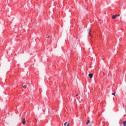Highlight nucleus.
Masks as SVG:
<instances>
[{
	"instance_id": "1",
	"label": "nucleus",
	"mask_w": 126,
	"mask_h": 126,
	"mask_svg": "<svg viewBox=\"0 0 126 126\" xmlns=\"http://www.w3.org/2000/svg\"><path fill=\"white\" fill-rule=\"evenodd\" d=\"M118 16H120V15H118V14L114 15L112 16V18L113 19H116V18L117 17H118Z\"/></svg>"
},
{
	"instance_id": "2",
	"label": "nucleus",
	"mask_w": 126,
	"mask_h": 126,
	"mask_svg": "<svg viewBox=\"0 0 126 126\" xmlns=\"http://www.w3.org/2000/svg\"><path fill=\"white\" fill-rule=\"evenodd\" d=\"M22 123L23 125H24L25 124V123H26L25 118H23L22 119Z\"/></svg>"
},
{
	"instance_id": "3",
	"label": "nucleus",
	"mask_w": 126,
	"mask_h": 126,
	"mask_svg": "<svg viewBox=\"0 0 126 126\" xmlns=\"http://www.w3.org/2000/svg\"><path fill=\"white\" fill-rule=\"evenodd\" d=\"M88 76L90 78H92V77H93V74L92 73L89 74Z\"/></svg>"
},
{
	"instance_id": "4",
	"label": "nucleus",
	"mask_w": 126,
	"mask_h": 126,
	"mask_svg": "<svg viewBox=\"0 0 126 126\" xmlns=\"http://www.w3.org/2000/svg\"><path fill=\"white\" fill-rule=\"evenodd\" d=\"M86 123V125H88L89 124H90V120H87Z\"/></svg>"
},
{
	"instance_id": "5",
	"label": "nucleus",
	"mask_w": 126,
	"mask_h": 126,
	"mask_svg": "<svg viewBox=\"0 0 126 126\" xmlns=\"http://www.w3.org/2000/svg\"><path fill=\"white\" fill-rule=\"evenodd\" d=\"M123 124L124 126H126V121H124Z\"/></svg>"
},
{
	"instance_id": "6",
	"label": "nucleus",
	"mask_w": 126,
	"mask_h": 126,
	"mask_svg": "<svg viewBox=\"0 0 126 126\" xmlns=\"http://www.w3.org/2000/svg\"><path fill=\"white\" fill-rule=\"evenodd\" d=\"M26 87H27V86L25 85L23 86V88H25V89L26 88Z\"/></svg>"
},
{
	"instance_id": "7",
	"label": "nucleus",
	"mask_w": 126,
	"mask_h": 126,
	"mask_svg": "<svg viewBox=\"0 0 126 126\" xmlns=\"http://www.w3.org/2000/svg\"><path fill=\"white\" fill-rule=\"evenodd\" d=\"M112 95H113V96H116V95L115 94V93H112Z\"/></svg>"
},
{
	"instance_id": "8",
	"label": "nucleus",
	"mask_w": 126,
	"mask_h": 126,
	"mask_svg": "<svg viewBox=\"0 0 126 126\" xmlns=\"http://www.w3.org/2000/svg\"><path fill=\"white\" fill-rule=\"evenodd\" d=\"M66 124H67V122H65L64 124V126H66Z\"/></svg>"
},
{
	"instance_id": "9",
	"label": "nucleus",
	"mask_w": 126,
	"mask_h": 126,
	"mask_svg": "<svg viewBox=\"0 0 126 126\" xmlns=\"http://www.w3.org/2000/svg\"><path fill=\"white\" fill-rule=\"evenodd\" d=\"M78 96H79L78 94H76V97H78Z\"/></svg>"
},
{
	"instance_id": "10",
	"label": "nucleus",
	"mask_w": 126,
	"mask_h": 126,
	"mask_svg": "<svg viewBox=\"0 0 126 126\" xmlns=\"http://www.w3.org/2000/svg\"><path fill=\"white\" fill-rule=\"evenodd\" d=\"M67 126H69V123H68L67 125Z\"/></svg>"
},
{
	"instance_id": "11",
	"label": "nucleus",
	"mask_w": 126,
	"mask_h": 126,
	"mask_svg": "<svg viewBox=\"0 0 126 126\" xmlns=\"http://www.w3.org/2000/svg\"><path fill=\"white\" fill-rule=\"evenodd\" d=\"M49 38H50V36H48L47 37V38H48V39H49Z\"/></svg>"
}]
</instances>
